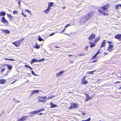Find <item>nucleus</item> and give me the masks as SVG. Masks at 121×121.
<instances>
[{"label": "nucleus", "mask_w": 121, "mask_h": 121, "mask_svg": "<svg viewBox=\"0 0 121 121\" xmlns=\"http://www.w3.org/2000/svg\"><path fill=\"white\" fill-rule=\"evenodd\" d=\"M109 5L108 4H107L102 7L98 9V12L100 15H106L107 14L104 11H106L109 7Z\"/></svg>", "instance_id": "1"}, {"label": "nucleus", "mask_w": 121, "mask_h": 121, "mask_svg": "<svg viewBox=\"0 0 121 121\" xmlns=\"http://www.w3.org/2000/svg\"><path fill=\"white\" fill-rule=\"evenodd\" d=\"M95 35L93 34L88 38V39L89 40L94 41V43H96L99 40V38L98 37L96 39L95 38Z\"/></svg>", "instance_id": "2"}, {"label": "nucleus", "mask_w": 121, "mask_h": 121, "mask_svg": "<svg viewBox=\"0 0 121 121\" xmlns=\"http://www.w3.org/2000/svg\"><path fill=\"white\" fill-rule=\"evenodd\" d=\"M109 43L108 46V50L110 52H111L114 48L113 45L111 44L112 43V42H108Z\"/></svg>", "instance_id": "3"}, {"label": "nucleus", "mask_w": 121, "mask_h": 121, "mask_svg": "<svg viewBox=\"0 0 121 121\" xmlns=\"http://www.w3.org/2000/svg\"><path fill=\"white\" fill-rule=\"evenodd\" d=\"M78 104L75 103H72L71 104L69 108L71 109H73L74 108H78Z\"/></svg>", "instance_id": "4"}, {"label": "nucleus", "mask_w": 121, "mask_h": 121, "mask_svg": "<svg viewBox=\"0 0 121 121\" xmlns=\"http://www.w3.org/2000/svg\"><path fill=\"white\" fill-rule=\"evenodd\" d=\"M37 98L39 100V101L40 102L43 103L45 102L46 101H47V100H41L39 99V98H40L41 99H45L47 98V96H45L44 97L37 96Z\"/></svg>", "instance_id": "5"}, {"label": "nucleus", "mask_w": 121, "mask_h": 121, "mask_svg": "<svg viewBox=\"0 0 121 121\" xmlns=\"http://www.w3.org/2000/svg\"><path fill=\"white\" fill-rule=\"evenodd\" d=\"M44 60V59H42L41 60H39L35 59H33L31 60V64H32L35 62H40L42 61H43Z\"/></svg>", "instance_id": "6"}, {"label": "nucleus", "mask_w": 121, "mask_h": 121, "mask_svg": "<svg viewBox=\"0 0 121 121\" xmlns=\"http://www.w3.org/2000/svg\"><path fill=\"white\" fill-rule=\"evenodd\" d=\"M44 109L43 108L38 110L37 111H34L33 112H31V114H33L34 115V114H36L37 113H39V112L42 111H44Z\"/></svg>", "instance_id": "7"}, {"label": "nucleus", "mask_w": 121, "mask_h": 121, "mask_svg": "<svg viewBox=\"0 0 121 121\" xmlns=\"http://www.w3.org/2000/svg\"><path fill=\"white\" fill-rule=\"evenodd\" d=\"M2 22L6 25H8L9 24L8 21L5 19L4 17H3L2 19Z\"/></svg>", "instance_id": "8"}, {"label": "nucleus", "mask_w": 121, "mask_h": 121, "mask_svg": "<svg viewBox=\"0 0 121 121\" xmlns=\"http://www.w3.org/2000/svg\"><path fill=\"white\" fill-rule=\"evenodd\" d=\"M86 77L85 76L83 78L82 80V84H86L88 83V82L86 81L85 79Z\"/></svg>", "instance_id": "9"}, {"label": "nucleus", "mask_w": 121, "mask_h": 121, "mask_svg": "<svg viewBox=\"0 0 121 121\" xmlns=\"http://www.w3.org/2000/svg\"><path fill=\"white\" fill-rule=\"evenodd\" d=\"M27 118V116L22 117L18 119L17 121H24L26 120Z\"/></svg>", "instance_id": "10"}, {"label": "nucleus", "mask_w": 121, "mask_h": 121, "mask_svg": "<svg viewBox=\"0 0 121 121\" xmlns=\"http://www.w3.org/2000/svg\"><path fill=\"white\" fill-rule=\"evenodd\" d=\"M115 37L119 41L121 40V34H117L115 36Z\"/></svg>", "instance_id": "11"}, {"label": "nucleus", "mask_w": 121, "mask_h": 121, "mask_svg": "<svg viewBox=\"0 0 121 121\" xmlns=\"http://www.w3.org/2000/svg\"><path fill=\"white\" fill-rule=\"evenodd\" d=\"M12 43L17 47L19 46L20 44L18 41L13 42Z\"/></svg>", "instance_id": "12"}, {"label": "nucleus", "mask_w": 121, "mask_h": 121, "mask_svg": "<svg viewBox=\"0 0 121 121\" xmlns=\"http://www.w3.org/2000/svg\"><path fill=\"white\" fill-rule=\"evenodd\" d=\"M94 43V41H92L91 42H90V46L91 48L93 47H94L95 46V43Z\"/></svg>", "instance_id": "13"}, {"label": "nucleus", "mask_w": 121, "mask_h": 121, "mask_svg": "<svg viewBox=\"0 0 121 121\" xmlns=\"http://www.w3.org/2000/svg\"><path fill=\"white\" fill-rule=\"evenodd\" d=\"M6 65L7 66L9 69L11 70L13 68V67L12 65L8 64L5 65Z\"/></svg>", "instance_id": "14"}, {"label": "nucleus", "mask_w": 121, "mask_h": 121, "mask_svg": "<svg viewBox=\"0 0 121 121\" xmlns=\"http://www.w3.org/2000/svg\"><path fill=\"white\" fill-rule=\"evenodd\" d=\"M0 30L4 31L5 32V33L7 34H9L10 33V31L8 30H3V29H0Z\"/></svg>", "instance_id": "15"}, {"label": "nucleus", "mask_w": 121, "mask_h": 121, "mask_svg": "<svg viewBox=\"0 0 121 121\" xmlns=\"http://www.w3.org/2000/svg\"><path fill=\"white\" fill-rule=\"evenodd\" d=\"M106 41L105 40H104L102 42V44L101 45L100 48H102L103 47H105V45L106 44V43L105 42Z\"/></svg>", "instance_id": "16"}, {"label": "nucleus", "mask_w": 121, "mask_h": 121, "mask_svg": "<svg viewBox=\"0 0 121 121\" xmlns=\"http://www.w3.org/2000/svg\"><path fill=\"white\" fill-rule=\"evenodd\" d=\"M6 82V80L4 79H0V84H3Z\"/></svg>", "instance_id": "17"}, {"label": "nucleus", "mask_w": 121, "mask_h": 121, "mask_svg": "<svg viewBox=\"0 0 121 121\" xmlns=\"http://www.w3.org/2000/svg\"><path fill=\"white\" fill-rule=\"evenodd\" d=\"M51 9V8L48 7L47 9L46 10H44V12L45 13H48L50 10Z\"/></svg>", "instance_id": "18"}, {"label": "nucleus", "mask_w": 121, "mask_h": 121, "mask_svg": "<svg viewBox=\"0 0 121 121\" xmlns=\"http://www.w3.org/2000/svg\"><path fill=\"white\" fill-rule=\"evenodd\" d=\"M50 105L51 106V108H54L57 107V105L54 104L52 102H51L50 103Z\"/></svg>", "instance_id": "19"}, {"label": "nucleus", "mask_w": 121, "mask_h": 121, "mask_svg": "<svg viewBox=\"0 0 121 121\" xmlns=\"http://www.w3.org/2000/svg\"><path fill=\"white\" fill-rule=\"evenodd\" d=\"M86 98L85 100V101H86L89 100H90L91 99V97L89 96V95L88 94H86Z\"/></svg>", "instance_id": "20"}, {"label": "nucleus", "mask_w": 121, "mask_h": 121, "mask_svg": "<svg viewBox=\"0 0 121 121\" xmlns=\"http://www.w3.org/2000/svg\"><path fill=\"white\" fill-rule=\"evenodd\" d=\"M90 17V14H87L86 16H84L85 18H86V20H88V19Z\"/></svg>", "instance_id": "21"}, {"label": "nucleus", "mask_w": 121, "mask_h": 121, "mask_svg": "<svg viewBox=\"0 0 121 121\" xmlns=\"http://www.w3.org/2000/svg\"><path fill=\"white\" fill-rule=\"evenodd\" d=\"M65 71H60V72L57 73L56 74V75H57V76H58L60 75H61L64 72H65Z\"/></svg>", "instance_id": "22"}, {"label": "nucleus", "mask_w": 121, "mask_h": 121, "mask_svg": "<svg viewBox=\"0 0 121 121\" xmlns=\"http://www.w3.org/2000/svg\"><path fill=\"white\" fill-rule=\"evenodd\" d=\"M39 91V90H33L32 92L31 93V95H33L34 93H37Z\"/></svg>", "instance_id": "23"}, {"label": "nucleus", "mask_w": 121, "mask_h": 121, "mask_svg": "<svg viewBox=\"0 0 121 121\" xmlns=\"http://www.w3.org/2000/svg\"><path fill=\"white\" fill-rule=\"evenodd\" d=\"M5 13L4 12H0V16H5Z\"/></svg>", "instance_id": "24"}, {"label": "nucleus", "mask_w": 121, "mask_h": 121, "mask_svg": "<svg viewBox=\"0 0 121 121\" xmlns=\"http://www.w3.org/2000/svg\"><path fill=\"white\" fill-rule=\"evenodd\" d=\"M53 4V3L52 2H50L48 4V6L49 8H50V7L52 6Z\"/></svg>", "instance_id": "25"}, {"label": "nucleus", "mask_w": 121, "mask_h": 121, "mask_svg": "<svg viewBox=\"0 0 121 121\" xmlns=\"http://www.w3.org/2000/svg\"><path fill=\"white\" fill-rule=\"evenodd\" d=\"M119 6L121 7V4H119L118 5H116L115 6V7L116 8V9H118Z\"/></svg>", "instance_id": "26"}, {"label": "nucleus", "mask_w": 121, "mask_h": 121, "mask_svg": "<svg viewBox=\"0 0 121 121\" xmlns=\"http://www.w3.org/2000/svg\"><path fill=\"white\" fill-rule=\"evenodd\" d=\"M7 16L8 17H9V18L10 19H12L13 18V17L11 16V15L10 14H7Z\"/></svg>", "instance_id": "27"}, {"label": "nucleus", "mask_w": 121, "mask_h": 121, "mask_svg": "<svg viewBox=\"0 0 121 121\" xmlns=\"http://www.w3.org/2000/svg\"><path fill=\"white\" fill-rule=\"evenodd\" d=\"M33 47L34 48L37 49H39L40 47L37 44L35 46H34Z\"/></svg>", "instance_id": "28"}, {"label": "nucleus", "mask_w": 121, "mask_h": 121, "mask_svg": "<svg viewBox=\"0 0 121 121\" xmlns=\"http://www.w3.org/2000/svg\"><path fill=\"white\" fill-rule=\"evenodd\" d=\"M4 59L5 60H8L9 61H13L14 60L13 59L11 58V59H7L6 58H4Z\"/></svg>", "instance_id": "29"}, {"label": "nucleus", "mask_w": 121, "mask_h": 121, "mask_svg": "<svg viewBox=\"0 0 121 121\" xmlns=\"http://www.w3.org/2000/svg\"><path fill=\"white\" fill-rule=\"evenodd\" d=\"M38 39L39 41H41L43 40V39L41 38L40 36H39L38 37Z\"/></svg>", "instance_id": "30"}, {"label": "nucleus", "mask_w": 121, "mask_h": 121, "mask_svg": "<svg viewBox=\"0 0 121 121\" xmlns=\"http://www.w3.org/2000/svg\"><path fill=\"white\" fill-rule=\"evenodd\" d=\"M5 68H3L2 69H1V73H2L4 72L5 71Z\"/></svg>", "instance_id": "31"}, {"label": "nucleus", "mask_w": 121, "mask_h": 121, "mask_svg": "<svg viewBox=\"0 0 121 121\" xmlns=\"http://www.w3.org/2000/svg\"><path fill=\"white\" fill-rule=\"evenodd\" d=\"M24 39L23 38V39H21L20 40H18V42H19V43L20 44V43L21 42H22L24 40Z\"/></svg>", "instance_id": "32"}, {"label": "nucleus", "mask_w": 121, "mask_h": 121, "mask_svg": "<svg viewBox=\"0 0 121 121\" xmlns=\"http://www.w3.org/2000/svg\"><path fill=\"white\" fill-rule=\"evenodd\" d=\"M11 70H8L7 71V73H6V74H5L4 75V76H5L6 75H7L8 74V73H9L10 72V71H11Z\"/></svg>", "instance_id": "33"}, {"label": "nucleus", "mask_w": 121, "mask_h": 121, "mask_svg": "<svg viewBox=\"0 0 121 121\" xmlns=\"http://www.w3.org/2000/svg\"><path fill=\"white\" fill-rule=\"evenodd\" d=\"M91 119V118H89L88 119H87L84 120H82V121H90Z\"/></svg>", "instance_id": "34"}, {"label": "nucleus", "mask_w": 121, "mask_h": 121, "mask_svg": "<svg viewBox=\"0 0 121 121\" xmlns=\"http://www.w3.org/2000/svg\"><path fill=\"white\" fill-rule=\"evenodd\" d=\"M13 14L15 15L18 13L16 11H13Z\"/></svg>", "instance_id": "35"}, {"label": "nucleus", "mask_w": 121, "mask_h": 121, "mask_svg": "<svg viewBox=\"0 0 121 121\" xmlns=\"http://www.w3.org/2000/svg\"><path fill=\"white\" fill-rule=\"evenodd\" d=\"M31 73H32V74L33 75H35V76H37V75H36L35 73H34V72L33 71H31Z\"/></svg>", "instance_id": "36"}, {"label": "nucleus", "mask_w": 121, "mask_h": 121, "mask_svg": "<svg viewBox=\"0 0 121 121\" xmlns=\"http://www.w3.org/2000/svg\"><path fill=\"white\" fill-rule=\"evenodd\" d=\"M99 51H100V50H99L95 54L96 55V56H97V55H98V54H99Z\"/></svg>", "instance_id": "37"}, {"label": "nucleus", "mask_w": 121, "mask_h": 121, "mask_svg": "<svg viewBox=\"0 0 121 121\" xmlns=\"http://www.w3.org/2000/svg\"><path fill=\"white\" fill-rule=\"evenodd\" d=\"M95 71L94 70L93 71H90V74H93V72Z\"/></svg>", "instance_id": "38"}, {"label": "nucleus", "mask_w": 121, "mask_h": 121, "mask_svg": "<svg viewBox=\"0 0 121 121\" xmlns=\"http://www.w3.org/2000/svg\"><path fill=\"white\" fill-rule=\"evenodd\" d=\"M51 96L48 97L47 98V99H46V100H47V101L48 100V99H50L51 98Z\"/></svg>", "instance_id": "39"}, {"label": "nucleus", "mask_w": 121, "mask_h": 121, "mask_svg": "<svg viewBox=\"0 0 121 121\" xmlns=\"http://www.w3.org/2000/svg\"><path fill=\"white\" fill-rule=\"evenodd\" d=\"M96 56H97L95 54V55H94V56H93V58H92V59H95V58H96Z\"/></svg>", "instance_id": "40"}, {"label": "nucleus", "mask_w": 121, "mask_h": 121, "mask_svg": "<svg viewBox=\"0 0 121 121\" xmlns=\"http://www.w3.org/2000/svg\"><path fill=\"white\" fill-rule=\"evenodd\" d=\"M50 96L51 98H53L55 97V96L54 95H52Z\"/></svg>", "instance_id": "41"}, {"label": "nucleus", "mask_w": 121, "mask_h": 121, "mask_svg": "<svg viewBox=\"0 0 121 121\" xmlns=\"http://www.w3.org/2000/svg\"><path fill=\"white\" fill-rule=\"evenodd\" d=\"M22 15H23V16L25 17H26V15H25V14H23V13L22 12Z\"/></svg>", "instance_id": "42"}, {"label": "nucleus", "mask_w": 121, "mask_h": 121, "mask_svg": "<svg viewBox=\"0 0 121 121\" xmlns=\"http://www.w3.org/2000/svg\"><path fill=\"white\" fill-rule=\"evenodd\" d=\"M70 25V24H68L66 26H65V28H67V27H68V26Z\"/></svg>", "instance_id": "43"}, {"label": "nucleus", "mask_w": 121, "mask_h": 121, "mask_svg": "<svg viewBox=\"0 0 121 121\" xmlns=\"http://www.w3.org/2000/svg\"><path fill=\"white\" fill-rule=\"evenodd\" d=\"M25 11H28L29 13H30V11L29 10H28V9H26L25 10Z\"/></svg>", "instance_id": "44"}, {"label": "nucleus", "mask_w": 121, "mask_h": 121, "mask_svg": "<svg viewBox=\"0 0 121 121\" xmlns=\"http://www.w3.org/2000/svg\"><path fill=\"white\" fill-rule=\"evenodd\" d=\"M78 55H79L80 56H84V54H80Z\"/></svg>", "instance_id": "45"}, {"label": "nucleus", "mask_w": 121, "mask_h": 121, "mask_svg": "<svg viewBox=\"0 0 121 121\" xmlns=\"http://www.w3.org/2000/svg\"><path fill=\"white\" fill-rule=\"evenodd\" d=\"M54 34V33H52V34H51L50 35V36H52V35H53Z\"/></svg>", "instance_id": "46"}, {"label": "nucleus", "mask_w": 121, "mask_h": 121, "mask_svg": "<svg viewBox=\"0 0 121 121\" xmlns=\"http://www.w3.org/2000/svg\"><path fill=\"white\" fill-rule=\"evenodd\" d=\"M15 102L16 103H18V102H20V101H15Z\"/></svg>", "instance_id": "47"}, {"label": "nucleus", "mask_w": 121, "mask_h": 121, "mask_svg": "<svg viewBox=\"0 0 121 121\" xmlns=\"http://www.w3.org/2000/svg\"><path fill=\"white\" fill-rule=\"evenodd\" d=\"M87 74H90V72H87Z\"/></svg>", "instance_id": "48"}, {"label": "nucleus", "mask_w": 121, "mask_h": 121, "mask_svg": "<svg viewBox=\"0 0 121 121\" xmlns=\"http://www.w3.org/2000/svg\"><path fill=\"white\" fill-rule=\"evenodd\" d=\"M88 48V46H86V47H85V48L86 49H87Z\"/></svg>", "instance_id": "49"}, {"label": "nucleus", "mask_w": 121, "mask_h": 121, "mask_svg": "<svg viewBox=\"0 0 121 121\" xmlns=\"http://www.w3.org/2000/svg\"><path fill=\"white\" fill-rule=\"evenodd\" d=\"M20 2H21V1H18V4L19 5H20Z\"/></svg>", "instance_id": "50"}, {"label": "nucleus", "mask_w": 121, "mask_h": 121, "mask_svg": "<svg viewBox=\"0 0 121 121\" xmlns=\"http://www.w3.org/2000/svg\"><path fill=\"white\" fill-rule=\"evenodd\" d=\"M104 55L107 54H108L106 52H104Z\"/></svg>", "instance_id": "51"}, {"label": "nucleus", "mask_w": 121, "mask_h": 121, "mask_svg": "<svg viewBox=\"0 0 121 121\" xmlns=\"http://www.w3.org/2000/svg\"><path fill=\"white\" fill-rule=\"evenodd\" d=\"M43 114V113H39V115H42Z\"/></svg>", "instance_id": "52"}, {"label": "nucleus", "mask_w": 121, "mask_h": 121, "mask_svg": "<svg viewBox=\"0 0 121 121\" xmlns=\"http://www.w3.org/2000/svg\"><path fill=\"white\" fill-rule=\"evenodd\" d=\"M65 28L64 29H63V31L61 32V33L63 32H64V31H65Z\"/></svg>", "instance_id": "53"}, {"label": "nucleus", "mask_w": 121, "mask_h": 121, "mask_svg": "<svg viewBox=\"0 0 121 121\" xmlns=\"http://www.w3.org/2000/svg\"><path fill=\"white\" fill-rule=\"evenodd\" d=\"M82 114H83V115H85L86 114L85 113H83Z\"/></svg>", "instance_id": "54"}, {"label": "nucleus", "mask_w": 121, "mask_h": 121, "mask_svg": "<svg viewBox=\"0 0 121 121\" xmlns=\"http://www.w3.org/2000/svg\"><path fill=\"white\" fill-rule=\"evenodd\" d=\"M55 47L56 48H59V47H58V46H55Z\"/></svg>", "instance_id": "55"}, {"label": "nucleus", "mask_w": 121, "mask_h": 121, "mask_svg": "<svg viewBox=\"0 0 121 121\" xmlns=\"http://www.w3.org/2000/svg\"><path fill=\"white\" fill-rule=\"evenodd\" d=\"M73 93V91H72V92H69V93Z\"/></svg>", "instance_id": "56"}, {"label": "nucleus", "mask_w": 121, "mask_h": 121, "mask_svg": "<svg viewBox=\"0 0 121 121\" xmlns=\"http://www.w3.org/2000/svg\"><path fill=\"white\" fill-rule=\"evenodd\" d=\"M65 7H63V8L64 9H65Z\"/></svg>", "instance_id": "57"}, {"label": "nucleus", "mask_w": 121, "mask_h": 121, "mask_svg": "<svg viewBox=\"0 0 121 121\" xmlns=\"http://www.w3.org/2000/svg\"><path fill=\"white\" fill-rule=\"evenodd\" d=\"M97 61V60H95V61H93V62H94L95 61Z\"/></svg>", "instance_id": "58"}, {"label": "nucleus", "mask_w": 121, "mask_h": 121, "mask_svg": "<svg viewBox=\"0 0 121 121\" xmlns=\"http://www.w3.org/2000/svg\"><path fill=\"white\" fill-rule=\"evenodd\" d=\"M70 62H71V63H73V61H71Z\"/></svg>", "instance_id": "59"}, {"label": "nucleus", "mask_w": 121, "mask_h": 121, "mask_svg": "<svg viewBox=\"0 0 121 121\" xmlns=\"http://www.w3.org/2000/svg\"><path fill=\"white\" fill-rule=\"evenodd\" d=\"M69 55V56H72V55Z\"/></svg>", "instance_id": "60"}, {"label": "nucleus", "mask_w": 121, "mask_h": 121, "mask_svg": "<svg viewBox=\"0 0 121 121\" xmlns=\"http://www.w3.org/2000/svg\"><path fill=\"white\" fill-rule=\"evenodd\" d=\"M28 81H26V82H28Z\"/></svg>", "instance_id": "61"}, {"label": "nucleus", "mask_w": 121, "mask_h": 121, "mask_svg": "<svg viewBox=\"0 0 121 121\" xmlns=\"http://www.w3.org/2000/svg\"><path fill=\"white\" fill-rule=\"evenodd\" d=\"M33 69L31 67V69L32 70Z\"/></svg>", "instance_id": "62"}, {"label": "nucleus", "mask_w": 121, "mask_h": 121, "mask_svg": "<svg viewBox=\"0 0 121 121\" xmlns=\"http://www.w3.org/2000/svg\"><path fill=\"white\" fill-rule=\"evenodd\" d=\"M3 112H3H1V114H2V113Z\"/></svg>", "instance_id": "63"}, {"label": "nucleus", "mask_w": 121, "mask_h": 121, "mask_svg": "<svg viewBox=\"0 0 121 121\" xmlns=\"http://www.w3.org/2000/svg\"><path fill=\"white\" fill-rule=\"evenodd\" d=\"M26 66H27V65H25V67H27Z\"/></svg>", "instance_id": "64"}]
</instances>
